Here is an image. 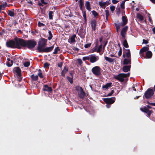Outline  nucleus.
I'll list each match as a JSON object with an SVG mask.
<instances>
[{
  "mask_svg": "<svg viewBox=\"0 0 155 155\" xmlns=\"http://www.w3.org/2000/svg\"><path fill=\"white\" fill-rule=\"evenodd\" d=\"M112 83L111 82L107 83L105 85L102 86L103 89H107L108 88L111 87Z\"/></svg>",
  "mask_w": 155,
  "mask_h": 155,
  "instance_id": "25",
  "label": "nucleus"
},
{
  "mask_svg": "<svg viewBox=\"0 0 155 155\" xmlns=\"http://www.w3.org/2000/svg\"><path fill=\"white\" fill-rule=\"evenodd\" d=\"M128 29V27L127 26H125L124 28H123L121 31H123L124 32H125L127 33V31Z\"/></svg>",
  "mask_w": 155,
  "mask_h": 155,
  "instance_id": "45",
  "label": "nucleus"
},
{
  "mask_svg": "<svg viewBox=\"0 0 155 155\" xmlns=\"http://www.w3.org/2000/svg\"><path fill=\"white\" fill-rule=\"evenodd\" d=\"M153 112V111L152 110H149L148 112H147L146 113L147 114V115H148V117H150L152 113Z\"/></svg>",
  "mask_w": 155,
  "mask_h": 155,
  "instance_id": "53",
  "label": "nucleus"
},
{
  "mask_svg": "<svg viewBox=\"0 0 155 155\" xmlns=\"http://www.w3.org/2000/svg\"><path fill=\"white\" fill-rule=\"evenodd\" d=\"M54 45L49 47L44 48L41 51V52H44L45 53H48L51 52L54 49Z\"/></svg>",
  "mask_w": 155,
  "mask_h": 155,
  "instance_id": "11",
  "label": "nucleus"
},
{
  "mask_svg": "<svg viewBox=\"0 0 155 155\" xmlns=\"http://www.w3.org/2000/svg\"><path fill=\"white\" fill-rule=\"evenodd\" d=\"M154 91L150 88L148 89L144 93V96L147 99L150 98L154 94Z\"/></svg>",
  "mask_w": 155,
  "mask_h": 155,
  "instance_id": "5",
  "label": "nucleus"
},
{
  "mask_svg": "<svg viewBox=\"0 0 155 155\" xmlns=\"http://www.w3.org/2000/svg\"><path fill=\"white\" fill-rule=\"evenodd\" d=\"M50 65V64L48 62H45L44 64V67L45 68H49V67Z\"/></svg>",
  "mask_w": 155,
  "mask_h": 155,
  "instance_id": "46",
  "label": "nucleus"
},
{
  "mask_svg": "<svg viewBox=\"0 0 155 155\" xmlns=\"http://www.w3.org/2000/svg\"><path fill=\"white\" fill-rule=\"evenodd\" d=\"M110 8L111 11L112 12H113L115 10V7L114 6H110Z\"/></svg>",
  "mask_w": 155,
  "mask_h": 155,
  "instance_id": "56",
  "label": "nucleus"
},
{
  "mask_svg": "<svg viewBox=\"0 0 155 155\" xmlns=\"http://www.w3.org/2000/svg\"><path fill=\"white\" fill-rule=\"evenodd\" d=\"M48 34H49V36L48 37V38L49 40H51L52 37V35L51 31H48Z\"/></svg>",
  "mask_w": 155,
  "mask_h": 155,
  "instance_id": "44",
  "label": "nucleus"
},
{
  "mask_svg": "<svg viewBox=\"0 0 155 155\" xmlns=\"http://www.w3.org/2000/svg\"><path fill=\"white\" fill-rule=\"evenodd\" d=\"M43 90L44 91L51 92L52 91L51 87H49L47 84H45L43 88Z\"/></svg>",
  "mask_w": 155,
  "mask_h": 155,
  "instance_id": "15",
  "label": "nucleus"
},
{
  "mask_svg": "<svg viewBox=\"0 0 155 155\" xmlns=\"http://www.w3.org/2000/svg\"><path fill=\"white\" fill-rule=\"evenodd\" d=\"M14 72H15L16 74L18 75V77L19 79H20L19 81L22 79V77L21 74V70L20 68L18 67H15L14 68Z\"/></svg>",
  "mask_w": 155,
  "mask_h": 155,
  "instance_id": "8",
  "label": "nucleus"
},
{
  "mask_svg": "<svg viewBox=\"0 0 155 155\" xmlns=\"http://www.w3.org/2000/svg\"><path fill=\"white\" fill-rule=\"evenodd\" d=\"M77 61L80 65H81L82 64L83 62L81 59L78 58L77 59Z\"/></svg>",
  "mask_w": 155,
  "mask_h": 155,
  "instance_id": "52",
  "label": "nucleus"
},
{
  "mask_svg": "<svg viewBox=\"0 0 155 155\" xmlns=\"http://www.w3.org/2000/svg\"><path fill=\"white\" fill-rule=\"evenodd\" d=\"M114 90H112L109 93L107 94V96H111L114 93Z\"/></svg>",
  "mask_w": 155,
  "mask_h": 155,
  "instance_id": "60",
  "label": "nucleus"
},
{
  "mask_svg": "<svg viewBox=\"0 0 155 155\" xmlns=\"http://www.w3.org/2000/svg\"><path fill=\"white\" fill-rule=\"evenodd\" d=\"M130 75V73H128L127 74L120 73L117 75H115L114 76V78L119 81L123 82L125 80L127 81L128 80V78L125 79V78L129 77Z\"/></svg>",
  "mask_w": 155,
  "mask_h": 155,
  "instance_id": "2",
  "label": "nucleus"
},
{
  "mask_svg": "<svg viewBox=\"0 0 155 155\" xmlns=\"http://www.w3.org/2000/svg\"><path fill=\"white\" fill-rule=\"evenodd\" d=\"M122 20L123 23L121 24V25L123 26L126 25L127 23V18L126 16H123L122 17Z\"/></svg>",
  "mask_w": 155,
  "mask_h": 155,
  "instance_id": "19",
  "label": "nucleus"
},
{
  "mask_svg": "<svg viewBox=\"0 0 155 155\" xmlns=\"http://www.w3.org/2000/svg\"><path fill=\"white\" fill-rule=\"evenodd\" d=\"M68 68L66 66L64 67L63 70L61 72V76L65 77V74L67 73V72L68 71Z\"/></svg>",
  "mask_w": 155,
  "mask_h": 155,
  "instance_id": "16",
  "label": "nucleus"
},
{
  "mask_svg": "<svg viewBox=\"0 0 155 155\" xmlns=\"http://www.w3.org/2000/svg\"><path fill=\"white\" fill-rule=\"evenodd\" d=\"M146 58H150L152 56V53L150 51H148L146 53Z\"/></svg>",
  "mask_w": 155,
  "mask_h": 155,
  "instance_id": "26",
  "label": "nucleus"
},
{
  "mask_svg": "<svg viewBox=\"0 0 155 155\" xmlns=\"http://www.w3.org/2000/svg\"><path fill=\"white\" fill-rule=\"evenodd\" d=\"M76 37V35L75 34L73 35L70 38V41L68 40V42L70 43H73L75 42L76 41L75 38Z\"/></svg>",
  "mask_w": 155,
  "mask_h": 155,
  "instance_id": "23",
  "label": "nucleus"
},
{
  "mask_svg": "<svg viewBox=\"0 0 155 155\" xmlns=\"http://www.w3.org/2000/svg\"><path fill=\"white\" fill-rule=\"evenodd\" d=\"M131 68V65H125L122 68L123 71L125 72H127L128 71H129L130 70V68Z\"/></svg>",
  "mask_w": 155,
  "mask_h": 155,
  "instance_id": "17",
  "label": "nucleus"
},
{
  "mask_svg": "<svg viewBox=\"0 0 155 155\" xmlns=\"http://www.w3.org/2000/svg\"><path fill=\"white\" fill-rule=\"evenodd\" d=\"M68 80L70 82L71 84H72L73 83V78L67 76L66 77Z\"/></svg>",
  "mask_w": 155,
  "mask_h": 155,
  "instance_id": "38",
  "label": "nucleus"
},
{
  "mask_svg": "<svg viewBox=\"0 0 155 155\" xmlns=\"http://www.w3.org/2000/svg\"><path fill=\"white\" fill-rule=\"evenodd\" d=\"M79 7L81 10H82L83 9H84V0H79Z\"/></svg>",
  "mask_w": 155,
  "mask_h": 155,
  "instance_id": "20",
  "label": "nucleus"
},
{
  "mask_svg": "<svg viewBox=\"0 0 155 155\" xmlns=\"http://www.w3.org/2000/svg\"><path fill=\"white\" fill-rule=\"evenodd\" d=\"M8 15L10 16L14 17L15 16L14 9H12V10H8Z\"/></svg>",
  "mask_w": 155,
  "mask_h": 155,
  "instance_id": "31",
  "label": "nucleus"
},
{
  "mask_svg": "<svg viewBox=\"0 0 155 155\" xmlns=\"http://www.w3.org/2000/svg\"><path fill=\"white\" fill-rule=\"evenodd\" d=\"M30 62L29 61H27L25 62L24 64V66L26 67H27L29 66L30 65Z\"/></svg>",
  "mask_w": 155,
  "mask_h": 155,
  "instance_id": "43",
  "label": "nucleus"
},
{
  "mask_svg": "<svg viewBox=\"0 0 155 155\" xmlns=\"http://www.w3.org/2000/svg\"><path fill=\"white\" fill-rule=\"evenodd\" d=\"M125 2L124 1H123L120 4V7L122 9H124L125 8Z\"/></svg>",
  "mask_w": 155,
  "mask_h": 155,
  "instance_id": "48",
  "label": "nucleus"
},
{
  "mask_svg": "<svg viewBox=\"0 0 155 155\" xmlns=\"http://www.w3.org/2000/svg\"><path fill=\"white\" fill-rule=\"evenodd\" d=\"M105 60L108 62L111 63L114 61V59L110 58H109L107 56L104 57Z\"/></svg>",
  "mask_w": 155,
  "mask_h": 155,
  "instance_id": "32",
  "label": "nucleus"
},
{
  "mask_svg": "<svg viewBox=\"0 0 155 155\" xmlns=\"http://www.w3.org/2000/svg\"><path fill=\"white\" fill-rule=\"evenodd\" d=\"M38 75L41 78H43V76L42 73V71L40 69H39L38 70Z\"/></svg>",
  "mask_w": 155,
  "mask_h": 155,
  "instance_id": "36",
  "label": "nucleus"
},
{
  "mask_svg": "<svg viewBox=\"0 0 155 155\" xmlns=\"http://www.w3.org/2000/svg\"><path fill=\"white\" fill-rule=\"evenodd\" d=\"M38 26L39 27H41V26H44L45 25L43 23H42L40 22V21H39L38 23Z\"/></svg>",
  "mask_w": 155,
  "mask_h": 155,
  "instance_id": "57",
  "label": "nucleus"
},
{
  "mask_svg": "<svg viewBox=\"0 0 155 155\" xmlns=\"http://www.w3.org/2000/svg\"><path fill=\"white\" fill-rule=\"evenodd\" d=\"M85 5L86 8L88 11H90L91 10V8L90 2L88 1L85 2Z\"/></svg>",
  "mask_w": 155,
  "mask_h": 155,
  "instance_id": "18",
  "label": "nucleus"
},
{
  "mask_svg": "<svg viewBox=\"0 0 155 155\" xmlns=\"http://www.w3.org/2000/svg\"><path fill=\"white\" fill-rule=\"evenodd\" d=\"M101 68L100 67L96 66L92 69L91 71L94 74L98 76L101 73Z\"/></svg>",
  "mask_w": 155,
  "mask_h": 155,
  "instance_id": "7",
  "label": "nucleus"
},
{
  "mask_svg": "<svg viewBox=\"0 0 155 155\" xmlns=\"http://www.w3.org/2000/svg\"><path fill=\"white\" fill-rule=\"evenodd\" d=\"M116 13L118 15H119L120 13V7L117 8H116Z\"/></svg>",
  "mask_w": 155,
  "mask_h": 155,
  "instance_id": "50",
  "label": "nucleus"
},
{
  "mask_svg": "<svg viewBox=\"0 0 155 155\" xmlns=\"http://www.w3.org/2000/svg\"><path fill=\"white\" fill-rule=\"evenodd\" d=\"M47 40L46 39L41 38L38 42L37 47L38 52H41V51L47 45Z\"/></svg>",
  "mask_w": 155,
  "mask_h": 155,
  "instance_id": "3",
  "label": "nucleus"
},
{
  "mask_svg": "<svg viewBox=\"0 0 155 155\" xmlns=\"http://www.w3.org/2000/svg\"><path fill=\"white\" fill-rule=\"evenodd\" d=\"M140 109L142 111L146 113H147L149 110H148V109H147V108L146 107H144L143 108H141Z\"/></svg>",
  "mask_w": 155,
  "mask_h": 155,
  "instance_id": "37",
  "label": "nucleus"
},
{
  "mask_svg": "<svg viewBox=\"0 0 155 155\" xmlns=\"http://www.w3.org/2000/svg\"><path fill=\"white\" fill-rule=\"evenodd\" d=\"M115 97H114L103 98V101L107 104H113L115 102Z\"/></svg>",
  "mask_w": 155,
  "mask_h": 155,
  "instance_id": "6",
  "label": "nucleus"
},
{
  "mask_svg": "<svg viewBox=\"0 0 155 155\" xmlns=\"http://www.w3.org/2000/svg\"><path fill=\"white\" fill-rule=\"evenodd\" d=\"M99 59L98 56H97L95 54H91L90 55V61L92 63L96 62Z\"/></svg>",
  "mask_w": 155,
  "mask_h": 155,
  "instance_id": "10",
  "label": "nucleus"
},
{
  "mask_svg": "<svg viewBox=\"0 0 155 155\" xmlns=\"http://www.w3.org/2000/svg\"><path fill=\"white\" fill-rule=\"evenodd\" d=\"M148 17L149 18V21L150 23L152 22V20L151 17L149 16H148Z\"/></svg>",
  "mask_w": 155,
  "mask_h": 155,
  "instance_id": "63",
  "label": "nucleus"
},
{
  "mask_svg": "<svg viewBox=\"0 0 155 155\" xmlns=\"http://www.w3.org/2000/svg\"><path fill=\"white\" fill-rule=\"evenodd\" d=\"M85 33L83 29H80L79 33L78 35L80 36L81 38H83L84 37Z\"/></svg>",
  "mask_w": 155,
  "mask_h": 155,
  "instance_id": "30",
  "label": "nucleus"
},
{
  "mask_svg": "<svg viewBox=\"0 0 155 155\" xmlns=\"http://www.w3.org/2000/svg\"><path fill=\"white\" fill-rule=\"evenodd\" d=\"M54 12H53L51 11H50L49 12L48 15L49 18L50 19H53L52 14Z\"/></svg>",
  "mask_w": 155,
  "mask_h": 155,
  "instance_id": "39",
  "label": "nucleus"
},
{
  "mask_svg": "<svg viewBox=\"0 0 155 155\" xmlns=\"http://www.w3.org/2000/svg\"><path fill=\"white\" fill-rule=\"evenodd\" d=\"M91 12L95 18H96L97 16L99 15V14L94 10L92 11Z\"/></svg>",
  "mask_w": 155,
  "mask_h": 155,
  "instance_id": "41",
  "label": "nucleus"
},
{
  "mask_svg": "<svg viewBox=\"0 0 155 155\" xmlns=\"http://www.w3.org/2000/svg\"><path fill=\"white\" fill-rule=\"evenodd\" d=\"M83 60L84 61H85L86 60H90V55L88 56L84 57L83 58Z\"/></svg>",
  "mask_w": 155,
  "mask_h": 155,
  "instance_id": "47",
  "label": "nucleus"
},
{
  "mask_svg": "<svg viewBox=\"0 0 155 155\" xmlns=\"http://www.w3.org/2000/svg\"><path fill=\"white\" fill-rule=\"evenodd\" d=\"M6 46L8 48H16L15 41L10 40L6 42Z\"/></svg>",
  "mask_w": 155,
  "mask_h": 155,
  "instance_id": "9",
  "label": "nucleus"
},
{
  "mask_svg": "<svg viewBox=\"0 0 155 155\" xmlns=\"http://www.w3.org/2000/svg\"><path fill=\"white\" fill-rule=\"evenodd\" d=\"M63 62H61L60 63H59L58 64V66L59 68H61L63 65Z\"/></svg>",
  "mask_w": 155,
  "mask_h": 155,
  "instance_id": "58",
  "label": "nucleus"
},
{
  "mask_svg": "<svg viewBox=\"0 0 155 155\" xmlns=\"http://www.w3.org/2000/svg\"><path fill=\"white\" fill-rule=\"evenodd\" d=\"M91 25L92 30L95 31L96 27V21L94 19L92 20L91 22Z\"/></svg>",
  "mask_w": 155,
  "mask_h": 155,
  "instance_id": "14",
  "label": "nucleus"
},
{
  "mask_svg": "<svg viewBox=\"0 0 155 155\" xmlns=\"http://www.w3.org/2000/svg\"><path fill=\"white\" fill-rule=\"evenodd\" d=\"M147 103L151 105L154 106H155V103H150L149 101H147Z\"/></svg>",
  "mask_w": 155,
  "mask_h": 155,
  "instance_id": "59",
  "label": "nucleus"
},
{
  "mask_svg": "<svg viewBox=\"0 0 155 155\" xmlns=\"http://www.w3.org/2000/svg\"><path fill=\"white\" fill-rule=\"evenodd\" d=\"M99 5L101 8L104 9L105 8L106 6L110 4V2H108V1L103 2L102 1H101L99 2Z\"/></svg>",
  "mask_w": 155,
  "mask_h": 155,
  "instance_id": "12",
  "label": "nucleus"
},
{
  "mask_svg": "<svg viewBox=\"0 0 155 155\" xmlns=\"http://www.w3.org/2000/svg\"><path fill=\"white\" fill-rule=\"evenodd\" d=\"M149 50V48L147 47H144L140 51V54H142L144 52H145L146 51H148Z\"/></svg>",
  "mask_w": 155,
  "mask_h": 155,
  "instance_id": "24",
  "label": "nucleus"
},
{
  "mask_svg": "<svg viewBox=\"0 0 155 155\" xmlns=\"http://www.w3.org/2000/svg\"><path fill=\"white\" fill-rule=\"evenodd\" d=\"M41 2L42 3V4H44L45 5H46L48 4L47 2H46L44 1V0H41Z\"/></svg>",
  "mask_w": 155,
  "mask_h": 155,
  "instance_id": "62",
  "label": "nucleus"
},
{
  "mask_svg": "<svg viewBox=\"0 0 155 155\" xmlns=\"http://www.w3.org/2000/svg\"><path fill=\"white\" fill-rule=\"evenodd\" d=\"M15 41L16 48L21 49L22 47H26V40L16 37L14 39Z\"/></svg>",
  "mask_w": 155,
  "mask_h": 155,
  "instance_id": "1",
  "label": "nucleus"
},
{
  "mask_svg": "<svg viewBox=\"0 0 155 155\" xmlns=\"http://www.w3.org/2000/svg\"><path fill=\"white\" fill-rule=\"evenodd\" d=\"M78 88H79L80 89V93L79 94V97L80 98L82 99L85 96V93L84 92L81 87H78Z\"/></svg>",
  "mask_w": 155,
  "mask_h": 155,
  "instance_id": "13",
  "label": "nucleus"
},
{
  "mask_svg": "<svg viewBox=\"0 0 155 155\" xmlns=\"http://www.w3.org/2000/svg\"><path fill=\"white\" fill-rule=\"evenodd\" d=\"M131 64V59L125 58L123 61V64L125 65L130 64Z\"/></svg>",
  "mask_w": 155,
  "mask_h": 155,
  "instance_id": "27",
  "label": "nucleus"
},
{
  "mask_svg": "<svg viewBox=\"0 0 155 155\" xmlns=\"http://www.w3.org/2000/svg\"><path fill=\"white\" fill-rule=\"evenodd\" d=\"M31 81H36L38 80V75H35L34 74H32L31 76Z\"/></svg>",
  "mask_w": 155,
  "mask_h": 155,
  "instance_id": "21",
  "label": "nucleus"
},
{
  "mask_svg": "<svg viewBox=\"0 0 155 155\" xmlns=\"http://www.w3.org/2000/svg\"><path fill=\"white\" fill-rule=\"evenodd\" d=\"M91 45V43L87 44L84 45V47L85 48H87L90 47Z\"/></svg>",
  "mask_w": 155,
  "mask_h": 155,
  "instance_id": "55",
  "label": "nucleus"
},
{
  "mask_svg": "<svg viewBox=\"0 0 155 155\" xmlns=\"http://www.w3.org/2000/svg\"><path fill=\"white\" fill-rule=\"evenodd\" d=\"M123 42V45L124 47L126 48H128L129 47V45L127 43V40L125 39H124Z\"/></svg>",
  "mask_w": 155,
  "mask_h": 155,
  "instance_id": "34",
  "label": "nucleus"
},
{
  "mask_svg": "<svg viewBox=\"0 0 155 155\" xmlns=\"http://www.w3.org/2000/svg\"><path fill=\"white\" fill-rule=\"evenodd\" d=\"M137 18L139 19L140 21H142L143 20L144 18L143 16L140 13H137Z\"/></svg>",
  "mask_w": 155,
  "mask_h": 155,
  "instance_id": "33",
  "label": "nucleus"
},
{
  "mask_svg": "<svg viewBox=\"0 0 155 155\" xmlns=\"http://www.w3.org/2000/svg\"><path fill=\"white\" fill-rule=\"evenodd\" d=\"M60 49L59 48V47H57L55 48L54 49V51L53 52L54 54H58V51H60Z\"/></svg>",
  "mask_w": 155,
  "mask_h": 155,
  "instance_id": "40",
  "label": "nucleus"
},
{
  "mask_svg": "<svg viewBox=\"0 0 155 155\" xmlns=\"http://www.w3.org/2000/svg\"><path fill=\"white\" fill-rule=\"evenodd\" d=\"M123 49L127 51L126 53V57L128 59H131V54H130V49H126L124 48H123Z\"/></svg>",
  "mask_w": 155,
  "mask_h": 155,
  "instance_id": "22",
  "label": "nucleus"
},
{
  "mask_svg": "<svg viewBox=\"0 0 155 155\" xmlns=\"http://www.w3.org/2000/svg\"><path fill=\"white\" fill-rule=\"evenodd\" d=\"M36 45V41L34 40H26V47L29 49L33 48Z\"/></svg>",
  "mask_w": 155,
  "mask_h": 155,
  "instance_id": "4",
  "label": "nucleus"
},
{
  "mask_svg": "<svg viewBox=\"0 0 155 155\" xmlns=\"http://www.w3.org/2000/svg\"><path fill=\"white\" fill-rule=\"evenodd\" d=\"M127 33L124 32L122 31H121L120 32V35L122 37V39H125L126 38V35Z\"/></svg>",
  "mask_w": 155,
  "mask_h": 155,
  "instance_id": "35",
  "label": "nucleus"
},
{
  "mask_svg": "<svg viewBox=\"0 0 155 155\" xmlns=\"http://www.w3.org/2000/svg\"><path fill=\"white\" fill-rule=\"evenodd\" d=\"M122 49H121V48L120 47L119 51L118 52V55L119 57H120L121 55L122 54Z\"/></svg>",
  "mask_w": 155,
  "mask_h": 155,
  "instance_id": "54",
  "label": "nucleus"
},
{
  "mask_svg": "<svg viewBox=\"0 0 155 155\" xmlns=\"http://www.w3.org/2000/svg\"><path fill=\"white\" fill-rule=\"evenodd\" d=\"M83 14V16L85 22L87 21V18H86V11L85 9H83L82 10H81Z\"/></svg>",
  "mask_w": 155,
  "mask_h": 155,
  "instance_id": "28",
  "label": "nucleus"
},
{
  "mask_svg": "<svg viewBox=\"0 0 155 155\" xmlns=\"http://www.w3.org/2000/svg\"><path fill=\"white\" fill-rule=\"evenodd\" d=\"M143 43L144 44H147L148 43V41L145 39H143Z\"/></svg>",
  "mask_w": 155,
  "mask_h": 155,
  "instance_id": "64",
  "label": "nucleus"
},
{
  "mask_svg": "<svg viewBox=\"0 0 155 155\" xmlns=\"http://www.w3.org/2000/svg\"><path fill=\"white\" fill-rule=\"evenodd\" d=\"M11 64H9L8 63H6V65L8 67H11L12 66L13 62L12 60H10Z\"/></svg>",
  "mask_w": 155,
  "mask_h": 155,
  "instance_id": "49",
  "label": "nucleus"
},
{
  "mask_svg": "<svg viewBox=\"0 0 155 155\" xmlns=\"http://www.w3.org/2000/svg\"><path fill=\"white\" fill-rule=\"evenodd\" d=\"M105 15H106V18L107 21L108 20V16L109 15V12L108 10H106L105 11Z\"/></svg>",
  "mask_w": 155,
  "mask_h": 155,
  "instance_id": "42",
  "label": "nucleus"
},
{
  "mask_svg": "<svg viewBox=\"0 0 155 155\" xmlns=\"http://www.w3.org/2000/svg\"><path fill=\"white\" fill-rule=\"evenodd\" d=\"M112 1L114 4H116L119 2L117 0H112Z\"/></svg>",
  "mask_w": 155,
  "mask_h": 155,
  "instance_id": "61",
  "label": "nucleus"
},
{
  "mask_svg": "<svg viewBox=\"0 0 155 155\" xmlns=\"http://www.w3.org/2000/svg\"><path fill=\"white\" fill-rule=\"evenodd\" d=\"M114 24L115 25L116 29H120V23H114Z\"/></svg>",
  "mask_w": 155,
  "mask_h": 155,
  "instance_id": "51",
  "label": "nucleus"
},
{
  "mask_svg": "<svg viewBox=\"0 0 155 155\" xmlns=\"http://www.w3.org/2000/svg\"><path fill=\"white\" fill-rule=\"evenodd\" d=\"M7 5V3L5 2L4 4H2L0 5V12H1L2 10H4L5 9V8Z\"/></svg>",
  "mask_w": 155,
  "mask_h": 155,
  "instance_id": "29",
  "label": "nucleus"
}]
</instances>
